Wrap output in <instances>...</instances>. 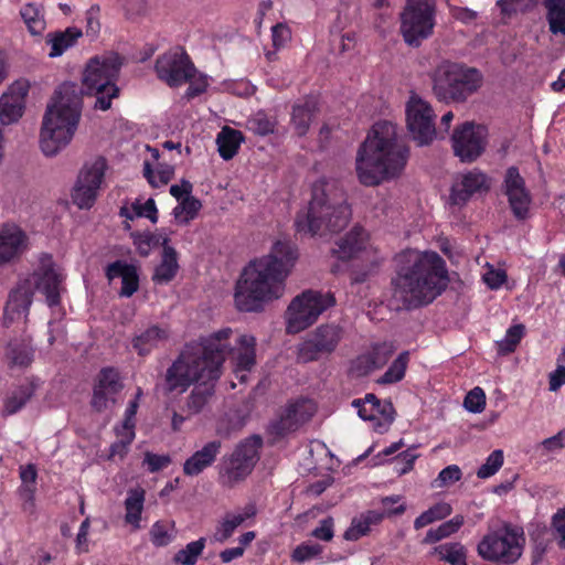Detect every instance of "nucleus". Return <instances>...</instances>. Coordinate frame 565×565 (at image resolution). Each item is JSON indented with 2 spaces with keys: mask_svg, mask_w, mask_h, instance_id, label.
Listing matches in <instances>:
<instances>
[{
  "mask_svg": "<svg viewBox=\"0 0 565 565\" xmlns=\"http://www.w3.org/2000/svg\"><path fill=\"white\" fill-rule=\"evenodd\" d=\"M391 305L409 310L433 302L448 285L446 263L436 252L405 249L396 254Z\"/></svg>",
  "mask_w": 565,
  "mask_h": 565,
  "instance_id": "obj_1",
  "label": "nucleus"
},
{
  "mask_svg": "<svg viewBox=\"0 0 565 565\" xmlns=\"http://www.w3.org/2000/svg\"><path fill=\"white\" fill-rule=\"evenodd\" d=\"M298 257V248L292 241L277 239L267 255L249 262L236 284L238 310L258 311L265 302L282 297L285 281Z\"/></svg>",
  "mask_w": 565,
  "mask_h": 565,
  "instance_id": "obj_2",
  "label": "nucleus"
},
{
  "mask_svg": "<svg viewBox=\"0 0 565 565\" xmlns=\"http://www.w3.org/2000/svg\"><path fill=\"white\" fill-rule=\"evenodd\" d=\"M231 333V328H224L200 342L186 344L166 371L164 391L183 394L207 377L220 379L226 353L224 341Z\"/></svg>",
  "mask_w": 565,
  "mask_h": 565,
  "instance_id": "obj_3",
  "label": "nucleus"
},
{
  "mask_svg": "<svg viewBox=\"0 0 565 565\" xmlns=\"http://www.w3.org/2000/svg\"><path fill=\"white\" fill-rule=\"evenodd\" d=\"M407 160L408 148L398 138L396 126L390 121H379L358 151V178L366 186L377 185L397 177Z\"/></svg>",
  "mask_w": 565,
  "mask_h": 565,
  "instance_id": "obj_4",
  "label": "nucleus"
},
{
  "mask_svg": "<svg viewBox=\"0 0 565 565\" xmlns=\"http://www.w3.org/2000/svg\"><path fill=\"white\" fill-rule=\"evenodd\" d=\"M350 217L351 209L341 184L337 180L320 179L313 183L309 206L298 213L295 226L300 234L323 236L342 231Z\"/></svg>",
  "mask_w": 565,
  "mask_h": 565,
  "instance_id": "obj_5",
  "label": "nucleus"
},
{
  "mask_svg": "<svg viewBox=\"0 0 565 565\" xmlns=\"http://www.w3.org/2000/svg\"><path fill=\"white\" fill-rule=\"evenodd\" d=\"M82 114V90L74 83L61 84L43 117L40 145L47 157L55 156L72 140Z\"/></svg>",
  "mask_w": 565,
  "mask_h": 565,
  "instance_id": "obj_6",
  "label": "nucleus"
},
{
  "mask_svg": "<svg viewBox=\"0 0 565 565\" xmlns=\"http://www.w3.org/2000/svg\"><path fill=\"white\" fill-rule=\"evenodd\" d=\"M64 275L53 262L51 255L43 254L40 257L39 268L30 279L20 281L10 292L4 307L3 322L9 326L18 319L25 318L29 313L33 298V289L41 291L50 307L57 306L63 290Z\"/></svg>",
  "mask_w": 565,
  "mask_h": 565,
  "instance_id": "obj_7",
  "label": "nucleus"
},
{
  "mask_svg": "<svg viewBox=\"0 0 565 565\" xmlns=\"http://www.w3.org/2000/svg\"><path fill=\"white\" fill-rule=\"evenodd\" d=\"M122 62L118 54L109 53L89 60L83 75L86 92L96 97L95 108L108 110L119 96L117 79Z\"/></svg>",
  "mask_w": 565,
  "mask_h": 565,
  "instance_id": "obj_8",
  "label": "nucleus"
},
{
  "mask_svg": "<svg viewBox=\"0 0 565 565\" xmlns=\"http://www.w3.org/2000/svg\"><path fill=\"white\" fill-rule=\"evenodd\" d=\"M483 76L475 67L458 63H443L434 73L433 90L445 103H462L482 85Z\"/></svg>",
  "mask_w": 565,
  "mask_h": 565,
  "instance_id": "obj_9",
  "label": "nucleus"
},
{
  "mask_svg": "<svg viewBox=\"0 0 565 565\" xmlns=\"http://www.w3.org/2000/svg\"><path fill=\"white\" fill-rule=\"evenodd\" d=\"M524 543L523 529L504 522L483 536L478 544V554L486 561L510 565L521 557Z\"/></svg>",
  "mask_w": 565,
  "mask_h": 565,
  "instance_id": "obj_10",
  "label": "nucleus"
},
{
  "mask_svg": "<svg viewBox=\"0 0 565 565\" xmlns=\"http://www.w3.org/2000/svg\"><path fill=\"white\" fill-rule=\"evenodd\" d=\"M263 439L258 435L241 440L234 450L222 458L218 467V482L232 488L245 480L259 460Z\"/></svg>",
  "mask_w": 565,
  "mask_h": 565,
  "instance_id": "obj_11",
  "label": "nucleus"
},
{
  "mask_svg": "<svg viewBox=\"0 0 565 565\" xmlns=\"http://www.w3.org/2000/svg\"><path fill=\"white\" fill-rule=\"evenodd\" d=\"M335 305L330 291L306 290L297 296L287 309V331L298 333L316 322L319 316Z\"/></svg>",
  "mask_w": 565,
  "mask_h": 565,
  "instance_id": "obj_12",
  "label": "nucleus"
},
{
  "mask_svg": "<svg viewBox=\"0 0 565 565\" xmlns=\"http://www.w3.org/2000/svg\"><path fill=\"white\" fill-rule=\"evenodd\" d=\"M436 4L434 0H407L401 13V32L411 46H418L428 39L436 24Z\"/></svg>",
  "mask_w": 565,
  "mask_h": 565,
  "instance_id": "obj_13",
  "label": "nucleus"
},
{
  "mask_svg": "<svg viewBox=\"0 0 565 565\" xmlns=\"http://www.w3.org/2000/svg\"><path fill=\"white\" fill-rule=\"evenodd\" d=\"M406 125L418 146H427L436 138L435 113L426 100L413 94L406 104Z\"/></svg>",
  "mask_w": 565,
  "mask_h": 565,
  "instance_id": "obj_14",
  "label": "nucleus"
},
{
  "mask_svg": "<svg viewBox=\"0 0 565 565\" xmlns=\"http://www.w3.org/2000/svg\"><path fill=\"white\" fill-rule=\"evenodd\" d=\"M157 76L170 87H179L198 72L186 52L177 47L158 56L154 65Z\"/></svg>",
  "mask_w": 565,
  "mask_h": 565,
  "instance_id": "obj_15",
  "label": "nucleus"
},
{
  "mask_svg": "<svg viewBox=\"0 0 565 565\" xmlns=\"http://www.w3.org/2000/svg\"><path fill=\"white\" fill-rule=\"evenodd\" d=\"M342 338V329L335 324H322L307 334L297 349V360L308 363L329 355L338 347Z\"/></svg>",
  "mask_w": 565,
  "mask_h": 565,
  "instance_id": "obj_16",
  "label": "nucleus"
},
{
  "mask_svg": "<svg viewBox=\"0 0 565 565\" xmlns=\"http://www.w3.org/2000/svg\"><path fill=\"white\" fill-rule=\"evenodd\" d=\"M106 169L107 162L103 157H97L84 164L72 193L75 205L79 209H89L94 204Z\"/></svg>",
  "mask_w": 565,
  "mask_h": 565,
  "instance_id": "obj_17",
  "label": "nucleus"
},
{
  "mask_svg": "<svg viewBox=\"0 0 565 565\" xmlns=\"http://www.w3.org/2000/svg\"><path fill=\"white\" fill-rule=\"evenodd\" d=\"M487 136V128L482 125L467 121L458 126L451 136L455 156L462 162H473L484 151Z\"/></svg>",
  "mask_w": 565,
  "mask_h": 565,
  "instance_id": "obj_18",
  "label": "nucleus"
},
{
  "mask_svg": "<svg viewBox=\"0 0 565 565\" xmlns=\"http://www.w3.org/2000/svg\"><path fill=\"white\" fill-rule=\"evenodd\" d=\"M122 390L119 374L111 367L103 369L96 379L90 406L95 412L102 413L110 409L117 402V395Z\"/></svg>",
  "mask_w": 565,
  "mask_h": 565,
  "instance_id": "obj_19",
  "label": "nucleus"
},
{
  "mask_svg": "<svg viewBox=\"0 0 565 565\" xmlns=\"http://www.w3.org/2000/svg\"><path fill=\"white\" fill-rule=\"evenodd\" d=\"M316 413V404L308 398H300L286 406L278 419L270 424V431L277 436L296 430Z\"/></svg>",
  "mask_w": 565,
  "mask_h": 565,
  "instance_id": "obj_20",
  "label": "nucleus"
},
{
  "mask_svg": "<svg viewBox=\"0 0 565 565\" xmlns=\"http://www.w3.org/2000/svg\"><path fill=\"white\" fill-rule=\"evenodd\" d=\"M504 193L511 211L516 220L523 221L529 216L532 202L531 194L525 188L524 179L520 175L518 168L510 167L504 178Z\"/></svg>",
  "mask_w": 565,
  "mask_h": 565,
  "instance_id": "obj_21",
  "label": "nucleus"
},
{
  "mask_svg": "<svg viewBox=\"0 0 565 565\" xmlns=\"http://www.w3.org/2000/svg\"><path fill=\"white\" fill-rule=\"evenodd\" d=\"M490 189L487 175L473 169L459 174L451 186L450 201L455 205L466 204L475 194L487 192Z\"/></svg>",
  "mask_w": 565,
  "mask_h": 565,
  "instance_id": "obj_22",
  "label": "nucleus"
},
{
  "mask_svg": "<svg viewBox=\"0 0 565 565\" xmlns=\"http://www.w3.org/2000/svg\"><path fill=\"white\" fill-rule=\"evenodd\" d=\"M222 441L211 440L201 449L194 451L183 463V473L189 477H195L205 469L212 467L221 454Z\"/></svg>",
  "mask_w": 565,
  "mask_h": 565,
  "instance_id": "obj_23",
  "label": "nucleus"
},
{
  "mask_svg": "<svg viewBox=\"0 0 565 565\" xmlns=\"http://www.w3.org/2000/svg\"><path fill=\"white\" fill-rule=\"evenodd\" d=\"M25 235L14 225L0 227V265L18 257L24 248Z\"/></svg>",
  "mask_w": 565,
  "mask_h": 565,
  "instance_id": "obj_24",
  "label": "nucleus"
},
{
  "mask_svg": "<svg viewBox=\"0 0 565 565\" xmlns=\"http://www.w3.org/2000/svg\"><path fill=\"white\" fill-rule=\"evenodd\" d=\"M106 277L109 280L121 279L122 286L119 294L122 297H131L139 288V276L136 266L124 260L109 264L106 268Z\"/></svg>",
  "mask_w": 565,
  "mask_h": 565,
  "instance_id": "obj_25",
  "label": "nucleus"
},
{
  "mask_svg": "<svg viewBox=\"0 0 565 565\" xmlns=\"http://www.w3.org/2000/svg\"><path fill=\"white\" fill-rule=\"evenodd\" d=\"M338 248L333 249L340 259H350L360 254L367 253V234L359 226H354L344 237L337 243Z\"/></svg>",
  "mask_w": 565,
  "mask_h": 565,
  "instance_id": "obj_26",
  "label": "nucleus"
},
{
  "mask_svg": "<svg viewBox=\"0 0 565 565\" xmlns=\"http://www.w3.org/2000/svg\"><path fill=\"white\" fill-rule=\"evenodd\" d=\"M18 93L15 87H11L9 93L0 97V121L3 125H10L23 114V98L26 95V88L19 86Z\"/></svg>",
  "mask_w": 565,
  "mask_h": 565,
  "instance_id": "obj_27",
  "label": "nucleus"
},
{
  "mask_svg": "<svg viewBox=\"0 0 565 565\" xmlns=\"http://www.w3.org/2000/svg\"><path fill=\"white\" fill-rule=\"evenodd\" d=\"M233 332L224 341L226 343V353L234 352L236 359V365L241 366L243 371H250L256 363L255 345L256 339L249 334H241L235 340L236 348L231 349L228 347V339Z\"/></svg>",
  "mask_w": 565,
  "mask_h": 565,
  "instance_id": "obj_28",
  "label": "nucleus"
},
{
  "mask_svg": "<svg viewBox=\"0 0 565 565\" xmlns=\"http://www.w3.org/2000/svg\"><path fill=\"white\" fill-rule=\"evenodd\" d=\"M19 475L21 479V486L18 489V493L23 501V510L33 513L35 509L34 500L38 479V470L35 465L28 463L25 466H20Z\"/></svg>",
  "mask_w": 565,
  "mask_h": 565,
  "instance_id": "obj_29",
  "label": "nucleus"
},
{
  "mask_svg": "<svg viewBox=\"0 0 565 565\" xmlns=\"http://www.w3.org/2000/svg\"><path fill=\"white\" fill-rule=\"evenodd\" d=\"M178 270V253L172 246L167 245L164 239L161 260L154 268L152 281L156 285H167L175 277Z\"/></svg>",
  "mask_w": 565,
  "mask_h": 565,
  "instance_id": "obj_30",
  "label": "nucleus"
},
{
  "mask_svg": "<svg viewBox=\"0 0 565 565\" xmlns=\"http://www.w3.org/2000/svg\"><path fill=\"white\" fill-rule=\"evenodd\" d=\"M218 379H210L199 382L193 386L191 393L186 397L185 409L190 414H199L203 411L210 398L214 394L215 383Z\"/></svg>",
  "mask_w": 565,
  "mask_h": 565,
  "instance_id": "obj_31",
  "label": "nucleus"
},
{
  "mask_svg": "<svg viewBox=\"0 0 565 565\" xmlns=\"http://www.w3.org/2000/svg\"><path fill=\"white\" fill-rule=\"evenodd\" d=\"M244 141L242 131L231 127H223L217 134L216 145L222 159L231 160L238 151L241 143Z\"/></svg>",
  "mask_w": 565,
  "mask_h": 565,
  "instance_id": "obj_32",
  "label": "nucleus"
},
{
  "mask_svg": "<svg viewBox=\"0 0 565 565\" xmlns=\"http://www.w3.org/2000/svg\"><path fill=\"white\" fill-rule=\"evenodd\" d=\"M168 339V331L158 326H151L132 340V347L139 355L148 354L157 348L160 342Z\"/></svg>",
  "mask_w": 565,
  "mask_h": 565,
  "instance_id": "obj_33",
  "label": "nucleus"
},
{
  "mask_svg": "<svg viewBox=\"0 0 565 565\" xmlns=\"http://www.w3.org/2000/svg\"><path fill=\"white\" fill-rule=\"evenodd\" d=\"M146 492L142 488L137 487L129 489L125 499V521L135 530L140 529L141 513L143 510Z\"/></svg>",
  "mask_w": 565,
  "mask_h": 565,
  "instance_id": "obj_34",
  "label": "nucleus"
},
{
  "mask_svg": "<svg viewBox=\"0 0 565 565\" xmlns=\"http://www.w3.org/2000/svg\"><path fill=\"white\" fill-rule=\"evenodd\" d=\"M255 514L254 507H247L244 513H226L223 520L220 522L214 534V539L217 542H225L228 540L235 530L243 524L245 520L252 518Z\"/></svg>",
  "mask_w": 565,
  "mask_h": 565,
  "instance_id": "obj_35",
  "label": "nucleus"
},
{
  "mask_svg": "<svg viewBox=\"0 0 565 565\" xmlns=\"http://www.w3.org/2000/svg\"><path fill=\"white\" fill-rule=\"evenodd\" d=\"M316 110L317 104L313 99H307L292 107L291 122L297 135L303 136L307 134Z\"/></svg>",
  "mask_w": 565,
  "mask_h": 565,
  "instance_id": "obj_36",
  "label": "nucleus"
},
{
  "mask_svg": "<svg viewBox=\"0 0 565 565\" xmlns=\"http://www.w3.org/2000/svg\"><path fill=\"white\" fill-rule=\"evenodd\" d=\"M82 36L77 28H67L64 32L51 33L47 35V44L51 45L50 57L61 56L68 47L73 46Z\"/></svg>",
  "mask_w": 565,
  "mask_h": 565,
  "instance_id": "obj_37",
  "label": "nucleus"
},
{
  "mask_svg": "<svg viewBox=\"0 0 565 565\" xmlns=\"http://www.w3.org/2000/svg\"><path fill=\"white\" fill-rule=\"evenodd\" d=\"M550 32L565 36V0H543Z\"/></svg>",
  "mask_w": 565,
  "mask_h": 565,
  "instance_id": "obj_38",
  "label": "nucleus"
},
{
  "mask_svg": "<svg viewBox=\"0 0 565 565\" xmlns=\"http://www.w3.org/2000/svg\"><path fill=\"white\" fill-rule=\"evenodd\" d=\"M7 358L12 365L28 366L33 360V348L26 340H12L8 344Z\"/></svg>",
  "mask_w": 565,
  "mask_h": 565,
  "instance_id": "obj_39",
  "label": "nucleus"
},
{
  "mask_svg": "<svg viewBox=\"0 0 565 565\" xmlns=\"http://www.w3.org/2000/svg\"><path fill=\"white\" fill-rule=\"evenodd\" d=\"M462 515L457 514L451 520L441 523L436 529H430L424 539V543L433 544L456 533L463 524Z\"/></svg>",
  "mask_w": 565,
  "mask_h": 565,
  "instance_id": "obj_40",
  "label": "nucleus"
},
{
  "mask_svg": "<svg viewBox=\"0 0 565 565\" xmlns=\"http://www.w3.org/2000/svg\"><path fill=\"white\" fill-rule=\"evenodd\" d=\"M205 543L204 537L188 543L174 554L173 562L179 565H195L205 548Z\"/></svg>",
  "mask_w": 565,
  "mask_h": 565,
  "instance_id": "obj_41",
  "label": "nucleus"
},
{
  "mask_svg": "<svg viewBox=\"0 0 565 565\" xmlns=\"http://www.w3.org/2000/svg\"><path fill=\"white\" fill-rule=\"evenodd\" d=\"M34 393L31 385H22L14 390L4 401L3 413L13 415L19 412Z\"/></svg>",
  "mask_w": 565,
  "mask_h": 565,
  "instance_id": "obj_42",
  "label": "nucleus"
},
{
  "mask_svg": "<svg viewBox=\"0 0 565 565\" xmlns=\"http://www.w3.org/2000/svg\"><path fill=\"white\" fill-rule=\"evenodd\" d=\"M121 215L130 220L134 217H147L152 223H157L158 221V210L153 199H148L143 203L139 200L135 201L131 204L130 210L126 207L121 209Z\"/></svg>",
  "mask_w": 565,
  "mask_h": 565,
  "instance_id": "obj_43",
  "label": "nucleus"
},
{
  "mask_svg": "<svg viewBox=\"0 0 565 565\" xmlns=\"http://www.w3.org/2000/svg\"><path fill=\"white\" fill-rule=\"evenodd\" d=\"M201 202L192 195L184 196L173 209V215L178 223L188 224L201 209Z\"/></svg>",
  "mask_w": 565,
  "mask_h": 565,
  "instance_id": "obj_44",
  "label": "nucleus"
},
{
  "mask_svg": "<svg viewBox=\"0 0 565 565\" xmlns=\"http://www.w3.org/2000/svg\"><path fill=\"white\" fill-rule=\"evenodd\" d=\"M409 360L407 351L402 352L390 365L387 371L379 380L381 384H393L399 382L404 375Z\"/></svg>",
  "mask_w": 565,
  "mask_h": 565,
  "instance_id": "obj_45",
  "label": "nucleus"
},
{
  "mask_svg": "<svg viewBox=\"0 0 565 565\" xmlns=\"http://www.w3.org/2000/svg\"><path fill=\"white\" fill-rule=\"evenodd\" d=\"M174 169L171 166H160L157 171L151 169L148 161L143 162V177L153 188L166 185L173 177Z\"/></svg>",
  "mask_w": 565,
  "mask_h": 565,
  "instance_id": "obj_46",
  "label": "nucleus"
},
{
  "mask_svg": "<svg viewBox=\"0 0 565 565\" xmlns=\"http://www.w3.org/2000/svg\"><path fill=\"white\" fill-rule=\"evenodd\" d=\"M440 559L451 565H467L465 547L460 543H447L435 548Z\"/></svg>",
  "mask_w": 565,
  "mask_h": 565,
  "instance_id": "obj_47",
  "label": "nucleus"
},
{
  "mask_svg": "<svg viewBox=\"0 0 565 565\" xmlns=\"http://www.w3.org/2000/svg\"><path fill=\"white\" fill-rule=\"evenodd\" d=\"M525 332L523 324H514L510 327L504 338L498 342V351L501 354H509L515 350Z\"/></svg>",
  "mask_w": 565,
  "mask_h": 565,
  "instance_id": "obj_48",
  "label": "nucleus"
},
{
  "mask_svg": "<svg viewBox=\"0 0 565 565\" xmlns=\"http://www.w3.org/2000/svg\"><path fill=\"white\" fill-rule=\"evenodd\" d=\"M20 13L29 31L32 34H40L44 30L45 22L44 19L41 17L40 10L36 6L28 3L22 7Z\"/></svg>",
  "mask_w": 565,
  "mask_h": 565,
  "instance_id": "obj_49",
  "label": "nucleus"
},
{
  "mask_svg": "<svg viewBox=\"0 0 565 565\" xmlns=\"http://www.w3.org/2000/svg\"><path fill=\"white\" fill-rule=\"evenodd\" d=\"M381 403L382 401L374 394H366L363 399H353L352 406L358 409V414L363 420H374V411L380 407Z\"/></svg>",
  "mask_w": 565,
  "mask_h": 565,
  "instance_id": "obj_50",
  "label": "nucleus"
},
{
  "mask_svg": "<svg viewBox=\"0 0 565 565\" xmlns=\"http://www.w3.org/2000/svg\"><path fill=\"white\" fill-rule=\"evenodd\" d=\"M247 129L258 136H267L274 132L275 124L267 117L265 113L258 111L247 119Z\"/></svg>",
  "mask_w": 565,
  "mask_h": 565,
  "instance_id": "obj_51",
  "label": "nucleus"
},
{
  "mask_svg": "<svg viewBox=\"0 0 565 565\" xmlns=\"http://www.w3.org/2000/svg\"><path fill=\"white\" fill-rule=\"evenodd\" d=\"M503 451L500 449L493 450L486 462L480 466L477 476L480 479H487L493 476L503 465Z\"/></svg>",
  "mask_w": 565,
  "mask_h": 565,
  "instance_id": "obj_52",
  "label": "nucleus"
},
{
  "mask_svg": "<svg viewBox=\"0 0 565 565\" xmlns=\"http://www.w3.org/2000/svg\"><path fill=\"white\" fill-rule=\"evenodd\" d=\"M116 434L120 439L111 444L110 457L119 456L122 458L127 454L128 447L135 438V430L119 427L116 428Z\"/></svg>",
  "mask_w": 565,
  "mask_h": 565,
  "instance_id": "obj_53",
  "label": "nucleus"
},
{
  "mask_svg": "<svg viewBox=\"0 0 565 565\" xmlns=\"http://www.w3.org/2000/svg\"><path fill=\"white\" fill-rule=\"evenodd\" d=\"M374 420H377L375 429L379 433L387 430L394 420V408L391 402L384 401L380 404V407L374 411Z\"/></svg>",
  "mask_w": 565,
  "mask_h": 565,
  "instance_id": "obj_54",
  "label": "nucleus"
},
{
  "mask_svg": "<svg viewBox=\"0 0 565 565\" xmlns=\"http://www.w3.org/2000/svg\"><path fill=\"white\" fill-rule=\"evenodd\" d=\"M125 17L129 20H137L145 17L149 10L148 0H118Z\"/></svg>",
  "mask_w": 565,
  "mask_h": 565,
  "instance_id": "obj_55",
  "label": "nucleus"
},
{
  "mask_svg": "<svg viewBox=\"0 0 565 565\" xmlns=\"http://www.w3.org/2000/svg\"><path fill=\"white\" fill-rule=\"evenodd\" d=\"M463 406L471 413H481L486 406V394L482 388H472L465 397Z\"/></svg>",
  "mask_w": 565,
  "mask_h": 565,
  "instance_id": "obj_56",
  "label": "nucleus"
},
{
  "mask_svg": "<svg viewBox=\"0 0 565 565\" xmlns=\"http://www.w3.org/2000/svg\"><path fill=\"white\" fill-rule=\"evenodd\" d=\"M462 473L457 465H450L444 468L435 480V487H448L460 480Z\"/></svg>",
  "mask_w": 565,
  "mask_h": 565,
  "instance_id": "obj_57",
  "label": "nucleus"
},
{
  "mask_svg": "<svg viewBox=\"0 0 565 565\" xmlns=\"http://www.w3.org/2000/svg\"><path fill=\"white\" fill-rule=\"evenodd\" d=\"M170 463L171 458L169 455H157L150 451L145 454L143 465H147V469L151 473L167 468Z\"/></svg>",
  "mask_w": 565,
  "mask_h": 565,
  "instance_id": "obj_58",
  "label": "nucleus"
},
{
  "mask_svg": "<svg viewBox=\"0 0 565 565\" xmlns=\"http://www.w3.org/2000/svg\"><path fill=\"white\" fill-rule=\"evenodd\" d=\"M311 535L320 541H331L334 536V520L331 516L320 520Z\"/></svg>",
  "mask_w": 565,
  "mask_h": 565,
  "instance_id": "obj_59",
  "label": "nucleus"
},
{
  "mask_svg": "<svg viewBox=\"0 0 565 565\" xmlns=\"http://www.w3.org/2000/svg\"><path fill=\"white\" fill-rule=\"evenodd\" d=\"M321 553L322 546L319 544H301L292 552V558L297 562H306Z\"/></svg>",
  "mask_w": 565,
  "mask_h": 565,
  "instance_id": "obj_60",
  "label": "nucleus"
},
{
  "mask_svg": "<svg viewBox=\"0 0 565 565\" xmlns=\"http://www.w3.org/2000/svg\"><path fill=\"white\" fill-rule=\"evenodd\" d=\"M370 531L367 522L362 516L353 519L350 527L344 532L347 541H356Z\"/></svg>",
  "mask_w": 565,
  "mask_h": 565,
  "instance_id": "obj_61",
  "label": "nucleus"
},
{
  "mask_svg": "<svg viewBox=\"0 0 565 565\" xmlns=\"http://www.w3.org/2000/svg\"><path fill=\"white\" fill-rule=\"evenodd\" d=\"M151 542L156 546H166L172 541V535L169 533L167 525L160 522H156L151 530Z\"/></svg>",
  "mask_w": 565,
  "mask_h": 565,
  "instance_id": "obj_62",
  "label": "nucleus"
},
{
  "mask_svg": "<svg viewBox=\"0 0 565 565\" xmlns=\"http://www.w3.org/2000/svg\"><path fill=\"white\" fill-rule=\"evenodd\" d=\"M273 45L278 50L291 39L290 29L284 23H277L271 28Z\"/></svg>",
  "mask_w": 565,
  "mask_h": 565,
  "instance_id": "obj_63",
  "label": "nucleus"
},
{
  "mask_svg": "<svg viewBox=\"0 0 565 565\" xmlns=\"http://www.w3.org/2000/svg\"><path fill=\"white\" fill-rule=\"evenodd\" d=\"M552 529L555 535L559 537V547L565 548V508L557 510L552 516Z\"/></svg>",
  "mask_w": 565,
  "mask_h": 565,
  "instance_id": "obj_64",
  "label": "nucleus"
}]
</instances>
